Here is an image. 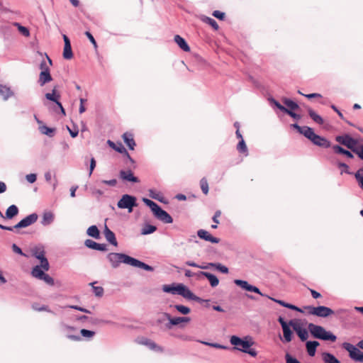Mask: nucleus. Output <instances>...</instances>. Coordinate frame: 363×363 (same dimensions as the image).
<instances>
[{
    "instance_id": "nucleus-43",
    "label": "nucleus",
    "mask_w": 363,
    "mask_h": 363,
    "mask_svg": "<svg viewBox=\"0 0 363 363\" xmlns=\"http://www.w3.org/2000/svg\"><path fill=\"white\" fill-rule=\"evenodd\" d=\"M33 255L39 260L45 257V251L43 247H35L33 250Z\"/></svg>"
},
{
    "instance_id": "nucleus-59",
    "label": "nucleus",
    "mask_w": 363,
    "mask_h": 363,
    "mask_svg": "<svg viewBox=\"0 0 363 363\" xmlns=\"http://www.w3.org/2000/svg\"><path fill=\"white\" fill-rule=\"evenodd\" d=\"M40 266L41 267V268H43L45 271L49 270L50 265H49L48 260L46 257L43 258L42 259L40 260Z\"/></svg>"
},
{
    "instance_id": "nucleus-18",
    "label": "nucleus",
    "mask_w": 363,
    "mask_h": 363,
    "mask_svg": "<svg viewBox=\"0 0 363 363\" xmlns=\"http://www.w3.org/2000/svg\"><path fill=\"white\" fill-rule=\"evenodd\" d=\"M84 245L88 247V248H90V249H92V250H99V251H106L107 250V247H106V244H101V243H97L95 241L91 240V239H87L84 241Z\"/></svg>"
},
{
    "instance_id": "nucleus-54",
    "label": "nucleus",
    "mask_w": 363,
    "mask_h": 363,
    "mask_svg": "<svg viewBox=\"0 0 363 363\" xmlns=\"http://www.w3.org/2000/svg\"><path fill=\"white\" fill-rule=\"evenodd\" d=\"M269 101L271 104H274L277 108H279L281 111H284L286 110V107L282 106L278 101L274 99V98L271 97L269 99Z\"/></svg>"
},
{
    "instance_id": "nucleus-11",
    "label": "nucleus",
    "mask_w": 363,
    "mask_h": 363,
    "mask_svg": "<svg viewBox=\"0 0 363 363\" xmlns=\"http://www.w3.org/2000/svg\"><path fill=\"white\" fill-rule=\"evenodd\" d=\"M178 295H180L185 298L197 301L199 303L207 301L206 300H203L200 297L196 296L194 293L191 292V291L187 286H186L183 284H180Z\"/></svg>"
},
{
    "instance_id": "nucleus-58",
    "label": "nucleus",
    "mask_w": 363,
    "mask_h": 363,
    "mask_svg": "<svg viewBox=\"0 0 363 363\" xmlns=\"http://www.w3.org/2000/svg\"><path fill=\"white\" fill-rule=\"evenodd\" d=\"M40 280H43L46 284L50 286H52L55 284L54 279L48 274H45V275H43V277Z\"/></svg>"
},
{
    "instance_id": "nucleus-41",
    "label": "nucleus",
    "mask_w": 363,
    "mask_h": 363,
    "mask_svg": "<svg viewBox=\"0 0 363 363\" xmlns=\"http://www.w3.org/2000/svg\"><path fill=\"white\" fill-rule=\"evenodd\" d=\"M157 230V227L150 224H145L141 230L142 235L152 234Z\"/></svg>"
},
{
    "instance_id": "nucleus-25",
    "label": "nucleus",
    "mask_w": 363,
    "mask_h": 363,
    "mask_svg": "<svg viewBox=\"0 0 363 363\" xmlns=\"http://www.w3.org/2000/svg\"><path fill=\"white\" fill-rule=\"evenodd\" d=\"M123 139L126 145L129 147L130 150H134L135 146V142L133 138V135L130 133H125L123 135Z\"/></svg>"
},
{
    "instance_id": "nucleus-32",
    "label": "nucleus",
    "mask_w": 363,
    "mask_h": 363,
    "mask_svg": "<svg viewBox=\"0 0 363 363\" xmlns=\"http://www.w3.org/2000/svg\"><path fill=\"white\" fill-rule=\"evenodd\" d=\"M54 220V214L50 212H45L43 215V218L41 220V223L43 225H48L51 224Z\"/></svg>"
},
{
    "instance_id": "nucleus-9",
    "label": "nucleus",
    "mask_w": 363,
    "mask_h": 363,
    "mask_svg": "<svg viewBox=\"0 0 363 363\" xmlns=\"http://www.w3.org/2000/svg\"><path fill=\"white\" fill-rule=\"evenodd\" d=\"M342 347L349 352V356L352 359L359 362H363V352L356 346L349 342H344Z\"/></svg>"
},
{
    "instance_id": "nucleus-19",
    "label": "nucleus",
    "mask_w": 363,
    "mask_h": 363,
    "mask_svg": "<svg viewBox=\"0 0 363 363\" xmlns=\"http://www.w3.org/2000/svg\"><path fill=\"white\" fill-rule=\"evenodd\" d=\"M130 265L132 267L143 269L147 272H153L154 271V268L152 266L148 265L146 263L141 262V261H140L135 258H133V257H132V259H131Z\"/></svg>"
},
{
    "instance_id": "nucleus-51",
    "label": "nucleus",
    "mask_w": 363,
    "mask_h": 363,
    "mask_svg": "<svg viewBox=\"0 0 363 363\" xmlns=\"http://www.w3.org/2000/svg\"><path fill=\"white\" fill-rule=\"evenodd\" d=\"M201 189L204 194L208 193V184L206 178H202L200 181Z\"/></svg>"
},
{
    "instance_id": "nucleus-56",
    "label": "nucleus",
    "mask_w": 363,
    "mask_h": 363,
    "mask_svg": "<svg viewBox=\"0 0 363 363\" xmlns=\"http://www.w3.org/2000/svg\"><path fill=\"white\" fill-rule=\"evenodd\" d=\"M201 342L203 345H208V346H211V347H213L215 348H218V349L225 350L228 348V347L220 345V344H218V343H210V342H204V341H201Z\"/></svg>"
},
{
    "instance_id": "nucleus-63",
    "label": "nucleus",
    "mask_w": 363,
    "mask_h": 363,
    "mask_svg": "<svg viewBox=\"0 0 363 363\" xmlns=\"http://www.w3.org/2000/svg\"><path fill=\"white\" fill-rule=\"evenodd\" d=\"M212 15H213L214 17H216V18H217L218 19H219V20H223V19L225 18V13L221 12V11H218V10L214 11L213 12Z\"/></svg>"
},
{
    "instance_id": "nucleus-21",
    "label": "nucleus",
    "mask_w": 363,
    "mask_h": 363,
    "mask_svg": "<svg viewBox=\"0 0 363 363\" xmlns=\"http://www.w3.org/2000/svg\"><path fill=\"white\" fill-rule=\"evenodd\" d=\"M107 143L108 145L111 147L113 148V150H115L116 151H117L119 153H125L128 156V157L131 160L133 161L132 158L130 157V156L129 155L128 152H127L126 149L124 147V146L122 145V143H119L118 145H116L114 142L108 140L107 141Z\"/></svg>"
},
{
    "instance_id": "nucleus-49",
    "label": "nucleus",
    "mask_w": 363,
    "mask_h": 363,
    "mask_svg": "<svg viewBox=\"0 0 363 363\" xmlns=\"http://www.w3.org/2000/svg\"><path fill=\"white\" fill-rule=\"evenodd\" d=\"M355 178L357 179L359 186L363 189V168H359L355 174Z\"/></svg>"
},
{
    "instance_id": "nucleus-46",
    "label": "nucleus",
    "mask_w": 363,
    "mask_h": 363,
    "mask_svg": "<svg viewBox=\"0 0 363 363\" xmlns=\"http://www.w3.org/2000/svg\"><path fill=\"white\" fill-rule=\"evenodd\" d=\"M73 57V53L72 50V46L70 45H65L63 50V57L66 60H70Z\"/></svg>"
},
{
    "instance_id": "nucleus-3",
    "label": "nucleus",
    "mask_w": 363,
    "mask_h": 363,
    "mask_svg": "<svg viewBox=\"0 0 363 363\" xmlns=\"http://www.w3.org/2000/svg\"><path fill=\"white\" fill-rule=\"evenodd\" d=\"M335 140L340 144L347 147L353 152L356 153L361 160H363V145L357 147V141L350 135L345 134L343 135H337Z\"/></svg>"
},
{
    "instance_id": "nucleus-17",
    "label": "nucleus",
    "mask_w": 363,
    "mask_h": 363,
    "mask_svg": "<svg viewBox=\"0 0 363 363\" xmlns=\"http://www.w3.org/2000/svg\"><path fill=\"white\" fill-rule=\"evenodd\" d=\"M311 142L320 147L328 148L330 147V142L328 140L325 138L320 136L317 134H315L313 138H311Z\"/></svg>"
},
{
    "instance_id": "nucleus-8",
    "label": "nucleus",
    "mask_w": 363,
    "mask_h": 363,
    "mask_svg": "<svg viewBox=\"0 0 363 363\" xmlns=\"http://www.w3.org/2000/svg\"><path fill=\"white\" fill-rule=\"evenodd\" d=\"M136 198L129 194H124L118 201L117 206L121 209H128V212H132L133 208L137 206Z\"/></svg>"
},
{
    "instance_id": "nucleus-44",
    "label": "nucleus",
    "mask_w": 363,
    "mask_h": 363,
    "mask_svg": "<svg viewBox=\"0 0 363 363\" xmlns=\"http://www.w3.org/2000/svg\"><path fill=\"white\" fill-rule=\"evenodd\" d=\"M201 20L203 22H205V23L209 24L210 26H211L212 28L214 30H217L219 28V26H218L217 22L213 18H210V17H208V16H203Z\"/></svg>"
},
{
    "instance_id": "nucleus-31",
    "label": "nucleus",
    "mask_w": 363,
    "mask_h": 363,
    "mask_svg": "<svg viewBox=\"0 0 363 363\" xmlns=\"http://www.w3.org/2000/svg\"><path fill=\"white\" fill-rule=\"evenodd\" d=\"M333 149L334 152L337 154L343 155L348 158L353 157V155L350 151L344 149L343 147H342L340 145H333Z\"/></svg>"
},
{
    "instance_id": "nucleus-12",
    "label": "nucleus",
    "mask_w": 363,
    "mask_h": 363,
    "mask_svg": "<svg viewBox=\"0 0 363 363\" xmlns=\"http://www.w3.org/2000/svg\"><path fill=\"white\" fill-rule=\"evenodd\" d=\"M164 316L169 320L165 325L167 329H171L174 325H178L182 323H189L191 320L189 317H172L168 313H164Z\"/></svg>"
},
{
    "instance_id": "nucleus-2",
    "label": "nucleus",
    "mask_w": 363,
    "mask_h": 363,
    "mask_svg": "<svg viewBox=\"0 0 363 363\" xmlns=\"http://www.w3.org/2000/svg\"><path fill=\"white\" fill-rule=\"evenodd\" d=\"M143 201L145 203V205L150 208L154 216L158 220H161L164 223L168 224L173 222V218L172 216L167 211L163 210L157 203L147 198H143Z\"/></svg>"
},
{
    "instance_id": "nucleus-57",
    "label": "nucleus",
    "mask_w": 363,
    "mask_h": 363,
    "mask_svg": "<svg viewBox=\"0 0 363 363\" xmlns=\"http://www.w3.org/2000/svg\"><path fill=\"white\" fill-rule=\"evenodd\" d=\"M286 363H301L296 357L291 356L289 353L285 354Z\"/></svg>"
},
{
    "instance_id": "nucleus-16",
    "label": "nucleus",
    "mask_w": 363,
    "mask_h": 363,
    "mask_svg": "<svg viewBox=\"0 0 363 363\" xmlns=\"http://www.w3.org/2000/svg\"><path fill=\"white\" fill-rule=\"evenodd\" d=\"M61 328L64 333H67V337L68 339L74 341H79L82 340L80 336L70 334V332L76 330L74 327L69 326L65 323H61Z\"/></svg>"
},
{
    "instance_id": "nucleus-26",
    "label": "nucleus",
    "mask_w": 363,
    "mask_h": 363,
    "mask_svg": "<svg viewBox=\"0 0 363 363\" xmlns=\"http://www.w3.org/2000/svg\"><path fill=\"white\" fill-rule=\"evenodd\" d=\"M174 42L178 45V46L184 51L189 52L190 51V47L187 44L186 41L184 38L181 37L179 35H176L174 36Z\"/></svg>"
},
{
    "instance_id": "nucleus-61",
    "label": "nucleus",
    "mask_w": 363,
    "mask_h": 363,
    "mask_svg": "<svg viewBox=\"0 0 363 363\" xmlns=\"http://www.w3.org/2000/svg\"><path fill=\"white\" fill-rule=\"evenodd\" d=\"M149 196L153 199L157 200L159 201H162V198L160 197V194L153 189L149 190Z\"/></svg>"
},
{
    "instance_id": "nucleus-64",
    "label": "nucleus",
    "mask_w": 363,
    "mask_h": 363,
    "mask_svg": "<svg viewBox=\"0 0 363 363\" xmlns=\"http://www.w3.org/2000/svg\"><path fill=\"white\" fill-rule=\"evenodd\" d=\"M40 69H41V72H50L49 66L45 60L40 62Z\"/></svg>"
},
{
    "instance_id": "nucleus-52",
    "label": "nucleus",
    "mask_w": 363,
    "mask_h": 363,
    "mask_svg": "<svg viewBox=\"0 0 363 363\" xmlns=\"http://www.w3.org/2000/svg\"><path fill=\"white\" fill-rule=\"evenodd\" d=\"M15 25L18 27V31L23 36L28 37L30 35L29 30L26 27L21 26L18 23H16Z\"/></svg>"
},
{
    "instance_id": "nucleus-14",
    "label": "nucleus",
    "mask_w": 363,
    "mask_h": 363,
    "mask_svg": "<svg viewBox=\"0 0 363 363\" xmlns=\"http://www.w3.org/2000/svg\"><path fill=\"white\" fill-rule=\"evenodd\" d=\"M197 235L199 238L210 242L211 243H218L220 242L219 238L213 237L206 230H199L197 231Z\"/></svg>"
},
{
    "instance_id": "nucleus-23",
    "label": "nucleus",
    "mask_w": 363,
    "mask_h": 363,
    "mask_svg": "<svg viewBox=\"0 0 363 363\" xmlns=\"http://www.w3.org/2000/svg\"><path fill=\"white\" fill-rule=\"evenodd\" d=\"M104 235L106 240L114 246L118 245V242L116 238V235L113 231H111L107 226L104 229Z\"/></svg>"
},
{
    "instance_id": "nucleus-39",
    "label": "nucleus",
    "mask_w": 363,
    "mask_h": 363,
    "mask_svg": "<svg viewBox=\"0 0 363 363\" xmlns=\"http://www.w3.org/2000/svg\"><path fill=\"white\" fill-rule=\"evenodd\" d=\"M39 130L42 134L46 135L49 137H52L55 132V128H49L45 125H40L39 127Z\"/></svg>"
},
{
    "instance_id": "nucleus-60",
    "label": "nucleus",
    "mask_w": 363,
    "mask_h": 363,
    "mask_svg": "<svg viewBox=\"0 0 363 363\" xmlns=\"http://www.w3.org/2000/svg\"><path fill=\"white\" fill-rule=\"evenodd\" d=\"M11 248H12V250L15 253L20 255L21 256H23V257H26V255L22 251V250L16 244H13L11 245Z\"/></svg>"
},
{
    "instance_id": "nucleus-34",
    "label": "nucleus",
    "mask_w": 363,
    "mask_h": 363,
    "mask_svg": "<svg viewBox=\"0 0 363 363\" xmlns=\"http://www.w3.org/2000/svg\"><path fill=\"white\" fill-rule=\"evenodd\" d=\"M86 233L89 236L92 237L95 239H98L100 237V232L96 225L90 226L87 229Z\"/></svg>"
},
{
    "instance_id": "nucleus-5",
    "label": "nucleus",
    "mask_w": 363,
    "mask_h": 363,
    "mask_svg": "<svg viewBox=\"0 0 363 363\" xmlns=\"http://www.w3.org/2000/svg\"><path fill=\"white\" fill-rule=\"evenodd\" d=\"M234 283L242 288L243 290H245L247 291L254 292L255 294H259L262 296H266L269 298V299L272 300L273 301L279 303L280 306H284L285 308L289 307V303H286L282 300L276 299L274 298L269 297V296L263 294L261 292L259 289L255 286L250 284L247 281L242 280V279H235Z\"/></svg>"
},
{
    "instance_id": "nucleus-33",
    "label": "nucleus",
    "mask_w": 363,
    "mask_h": 363,
    "mask_svg": "<svg viewBox=\"0 0 363 363\" xmlns=\"http://www.w3.org/2000/svg\"><path fill=\"white\" fill-rule=\"evenodd\" d=\"M140 344L147 346L150 350H157V351H162V348L158 346L155 342L153 341L144 338L140 342Z\"/></svg>"
},
{
    "instance_id": "nucleus-35",
    "label": "nucleus",
    "mask_w": 363,
    "mask_h": 363,
    "mask_svg": "<svg viewBox=\"0 0 363 363\" xmlns=\"http://www.w3.org/2000/svg\"><path fill=\"white\" fill-rule=\"evenodd\" d=\"M42 269L40 266L36 265L33 268L31 275L35 278L40 279L45 274Z\"/></svg>"
},
{
    "instance_id": "nucleus-47",
    "label": "nucleus",
    "mask_w": 363,
    "mask_h": 363,
    "mask_svg": "<svg viewBox=\"0 0 363 363\" xmlns=\"http://www.w3.org/2000/svg\"><path fill=\"white\" fill-rule=\"evenodd\" d=\"M173 307L180 313L183 315H187L190 313L191 310L189 307L183 305H174Z\"/></svg>"
},
{
    "instance_id": "nucleus-53",
    "label": "nucleus",
    "mask_w": 363,
    "mask_h": 363,
    "mask_svg": "<svg viewBox=\"0 0 363 363\" xmlns=\"http://www.w3.org/2000/svg\"><path fill=\"white\" fill-rule=\"evenodd\" d=\"M81 335L86 338H91L94 336L95 332L86 329H82L80 330Z\"/></svg>"
},
{
    "instance_id": "nucleus-62",
    "label": "nucleus",
    "mask_w": 363,
    "mask_h": 363,
    "mask_svg": "<svg viewBox=\"0 0 363 363\" xmlns=\"http://www.w3.org/2000/svg\"><path fill=\"white\" fill-rule=\"evenodd\" d=\"M284 112L287 113L289 116H290L291 117H292L293 118H294L296 120H298L301 118L300 115L294 113V111L288 109L287 108H286V110Z\"/></svg>"
},
{
    "instance_id": "nucleus-7",
    "label": "nucleus",
    "mask_w": 363,
    "mask_h": 363,
    "mask_svg": "<svg viewBox=\"0 0 363 363\" xmlns=\"http://www.w3.org/2000/svg\"><path fill=\"white\" fill-rule=\"evenodd\" d=\"M38 220V215L35 213H31L27 216L26 218L20 220L16 225L14 226H6L3 225H0V228L5 230L13 231L14 229H19L26 228L34 223H35Z\"/></svg>"
},
{
    "instance_id": "nucleus-1",
    "label": "nucleus",
    "mask_w": 363,
    "mask_h": 363,
    "mask_svg": "<svg viewBox=\"0 0 363 363\" xmlns=\"http://www.w3.org/2000/svg\"><path fill=\"white\" fill-rule=\"evenodd\" d=\"M230 342L231 345L235 346L234 349L247 353L253 357L257 355V351L254 348H251L255 342L250 336L241 338L238 336L233 335L230 337Z\"/></svg>"
},
{
    "instance_id": "nucleus-13",
    "label": "nucleus",
    "mask_w": 363,
    "mask_h": 363,
    "mask_svg": "<svg viewBox=\"0 0 363 363\" xmlns=\"http://www.w3.org/2000/svg\"><path fill=\"white\" fill-rule=\"evenodd\" d=\"M294 330L296 333L301 341H306L308 337V333L306 329L302 328L299 324L295 323L293 320L289 321Z\"/></svg>"
},
{
    "instance_id": "nucleus-15",
    "label": "nucleus",
    "mask_w": 363,
    "mask_h": 363,
    "mask_svg": "<svg viewBox=\"0 0 363 363\" xmlns=\"http://www.w3.org/2000/svg\"><path fill=\"white\" fill-rule=\"evenodd\" d=\"M119 177L123 181H128L133 183H138L140 182L139 179L134 176L131 170H121L119 172Z\"/></svg>"
},
{
    "instance_id": "nucleus-36",
    "label": "nucleus",
    "mask_w": 363,
    "mask_h": 363,
    "mask_svg": "<svg viewBox=\"0 0 363 363\" xmlns=\"http://www.w3.org/2000/svg\"><path fill=\"white\" fill-rule=\"evenodd\" d=\"M308 115L310 117L318 124L322 125L323 123V119L320 116L317 114L313 109H308Z\"/></svg>"
},
{
    "instance_id": "nucleus-30",
    "label": "nucleus",
    "mask_w": 363,
    "mask_h": 363,
    "mask_svg": "<svg viewBox=\"0 0 363 363\" xmlns=\"http://www.w3.org/2000/svg\"><path fill=\"white\" fill-rule=\"evenodd\" d=\"M322 359L324 363H340V361L334 354L328 352L322 353Z\"/></svg>"
},
{
    "instance_id": "nucleus-24",
    "label": "nucleus",
    "mask_w": 363,
    "mask_h": 363,
    "mask_svg": "<svg viewBox=\"0 0 363 363\" xmlns=\"http://www.w3.org/2000/svg\"><path fill=\"white\" fill-rule=\"evenodd\" d=\"M45 96L48 100L54 102L55 105L57 104V102H60V94L57 92V86L53 88L51 93H46Z\"/></svg>"
},
{
    "instance_id": "nucleus-48",
    "label": "nucleus",
    "mask_w": 363,
    "mask_h": 363,
    "mask_svg": "<svg viewBox=\"0 0 363 363\" xmlns=\"http://www.w3.org/2000/svg\"><path fill=\"white\" fill-rule=\"evenodd\" d=\"M210 265H211V267L216 268L217 270L220 271V272H222L223 274L228 273V268L227 267L221 264L220 263L211 262Z\"/></svg>"
},
{
    "instance_id": "nucleus-50",
    "label": "nucleus",
    "mask_w": 363,
    "mask_h": 363,
    "mask_svg": "<svg viewBox=\"0 0 363 363\" xmlns=\"http://www.w3.org/2000/svg\"><path fill=\"white\" fill-rule=\"evenodd\" d=\"M95 282L90 283V285L92 286L93 292L97 297H101L104 294V289L101 286H94V284Z\"/></svg>"
},
{
    "instance_id": "nucleus-45",
    "label": "nucleus",
    "mask_w": 363,
    "mask_h": 363,
    "mask_svg": "<svg viewBox=\"0 0 363 363\" xmlns=\"http://www.w3.org/2000/svg\"><path fill=\"white\" fill-rule=\"evenodd\" d=\"M237 150L240 153H245V155H247L248 154V150L246 145V143L244 140V139H242L239 141L238 145H237Z\"/></svg>"
},
{
    "instance_id": "nucleus-20",
    "label": "nucleus",
    "mask_w": 363,
    "mask_h": 363,
    "mask_svg": "<svg viewBox=\"0 0 363 363\" xmlns=\"http://www.w3.org/2000/svg\"><path fill=\"white\" fill-rule=\"evenodd\" d=\"M198 274L205 277L208 280L210 285L212 287H216L219 284L218 277L210 272L201 271L198 273Z\"/></svg>"
},
{
    "instance_id": "nucleus-4",
    "label": "nucleus",
    "mask_w": 363,
    "mask_h": 363,
    "mask_svg": "<svg viewBox=\"0 0 363 363\" xmlns=\"http://www.w3.org/2000/svg\"><path fill=\"white\" fill-rule=\"evenodd\" d=\"M308 328L314 338L331 342H335L337 340V337L334 334L330 331H327L323 326L309 323Z\"/></svg>"
},
{
    "instance_id": "nucleus-22",
    "label": "nucleus",
    "mask_w": 363,
    "mask_h": 363,
    "mask_svg": "<svg viewBox=\"0 0 363 363\" xmlns=\"http://www.w3.org/2000/svg\"><path fill=\"white\" fill-rule=\"evenodd\" d=\"M319 342L318 341H307L306 343V347L308 352V354L310 357H313L315 354L316 348L319 346Z\"/></svg>"
},
{
    "instance_id": "nucleus-28",
    "label": "nucleus",
    "mask_w": 363,
    "mask_h": 363,
    "mask_svg": "<svg viewBox=\"0 0 363 363\" xmlns=\"http://www.w3.org/2000/svg\"><path fill=\"white\" fill-rule=\"evenodd\" d=\"M179 286L180 284H165L162 286V290L164 292L166 293H170L172 294H178Z\"/></svg>"
},
{
    "instance_id": "nucleus-29",
    "label": "nucleus",
    "mask_w": 363,
    "mask_h": 363,
    "mask_svg": "<svg viewBox=\"0 0 363 363\" xmlns=\"http://www.w3.org/2000/svg\"><path fill=\"white\" fill-rule=\"evenodd\" d=\"M18 208L16 205H11L6 211L5 218L12 219L18 214Z\"/></svg>"
},
{
    "instance_id": "nucleus-10",
    "label": "nucleus",
    "mask_w": 363,
    "mask_h": 363,
    "mask_svg": "<svg viewBox=\"0 0 363 363\" xmlns=\"http://www.w3.org/2000/svg\"><path fill=\"white\" fill-rule=\"evenodd\" d=\"M306 308L309 310L308 313L311 315L320 318H326L334 314V311L331 308L324 306H319L317 307L307 306Z\"/></svg>"
},
{
    "instance_id": "nucleus-42",
    "label": "nucleus",
    "mask_w": 363,
    "mask_h": 363,
    "mask_svg": "<svg viewBox=\"0 0 363 363\" xmlns=\"http://www.w3.org/2000/svg\"><path fill=\"white\" fill-rule=\"evenodd\" d=\"M283 103L289 107L291 111L297 110L299 106L297 103L288 98H284L282 99Z\"/></svg>"
},
{
    "instance_id": "nucleus-37",
    "label": "nucleus",
    "mask_w": 363,
    "mask_h": 363,
    "mask_svg": "<svg viewBox=\"0 0 363 363\" xmlns=\"http://www.w3.org/2000/svg\"><path fill=\"white\" fill-rule=\"evenodd\" d=\"M290 325L282 328L284 341L289 342L292 340L293 333L290 328Z\"/></svg>"
},
{
    "instance_id": "nucleus-6",
    "label": "nucleus",
    "mask_w": 363,
    "mask_h": 363,
    "mask_svg": "<svg viewBox=\"0 0 363 363\" xmlns=\"http://www.w3.org/2000/svg\"><path fill=\"white\" fill-rule=\"evenodd\" d=\"M107 259L111 264L113 268H117L121 263L130 265L132 257L123 253L110 252L107 255Z\"/></svg>"
},
{
    "instance_id": "nucleus-27",
    "label": "nucleus",
    "mask_w": 363,
    "mask_h": 363,
    "mask_svg": "<svg viewBox=\"0 0 363 363\" xmlns=\"http://www.w3.org/2000/svg\"><path fill=\"white\" fill-rule=\"evenodd\" d=\"M52 80V77L50 73V72H40L39 75L38 83L43 86L45 84L51 82Z\"/></svg>"
},
{
    "instance_id": "nucleus-40",
    "label": "nucleus",
    "mask_w": 363,
    "mask_h": 363,
    "mask_svg": "<svg viewBox=\"0 0 363 363\" xmlns=\"http://www.w3.org/2000/svg\"><path fill=\"white\" fill-rule=\"evenodd\" d=\"M301 134L303 135L306 138L311 141V138H313L315 133H314L313 128L308 126H303Z\"/></svg>"
},
{
    "instance_id": "nucleus-55",
    "label": "nucleus",
    "mask_w": 363,
    "mask_h": 363,
    "mask_svg": "<svg viewBox=\"0 0 363 363\" xmlns=\"http://www.w3.org/2000/svg\"><path fill=\"white\" fill-rule=\"evenodd\" d=\"M50 108L55 111V112H57L58 110L60 111V113L63 115V116H65L66 113H65V108H63L62 106V104L61 102H57V105H54L52 107H50Z\"/></svg>"
},
{
    "instance_id": "nucleus-38",
    "label": "nucleus",
    "mask_w": 363,
    "mask_h": 363,
    "mask_svg": "<svg viewBox=\"0 0 363 363\" xmlns=\"http://www.w3.org/2000/svg\"><path fill=\"white\" fill-rule=\"evenodd\" d=\"M0 95L4 100H7L12 95V91L9 87L0 84Z\"/></svg>"
}]
</instances>
